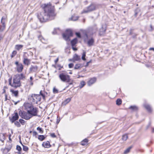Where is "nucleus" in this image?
<instances>
[{
  "instance_id": "nucleus-1",
  "label": "nucleus",
  "mask_w": 154,
  "mask_h": 154,
  "mask_svg": "<svg viewBox=\"0 0 154 154\" xmlns=\"http://www.w3.org/2000/svg\"><path fill=\"white\" fill-rule=\"evenodd\" d=\"M44 12L40 13L38 17L41 22H45L48 20H52L54 16L52 7L50 3L45 4L42 5Z\"/></svg>"
},
{
  "instance_id": "nucleus-2",
  "label": "nucleus",
  "mask_w": 154,
  "mask_h": 154,
  "mask_svg": "<svg viewBox=\"0 0 154 154\" xmlns=\"http://www.w3.org/2000/svg\"><path fill=\"white\" fill-rule=\"evenodd\" d=\"M24 106L28 112H29L32 116L37 115V111L35 107H34L32 105L29 103H26L24 104Z\"/></svg>"
},
{
  "instance_id": "nucleus-3",
  "label": "nucleus",
  "mask_w": 154,
  "mask_h": 154,
  "mask_svg": "<svg viewBox=\"0 0 154 154\" xmlns=\"http://www.w3.org/2000/svg\"><path fill=\"white\" fill-rule=\"evenodd\" d=\"M18 75L14 76L13 79V82L11 85V87L16 88L21 86L20 81L18 79Z\"/></svg>"
},
{
  "instance_id": "nucleus-4",
  "label": "nucleus",
  "mask_w": 154,
  "mask_h": 154,
  "mask_svg": "<svg viewBox=\"0 0 154 154\" xmlns=\"http://www.w3.org/2000/svg\"><path fill=\"white\" fill-rule=\"evenodd\" d=\"M59 77L63 82H69L70 81V76L66 73H60L59 75Z\"/></svg>"
},
{
  "instance_id": "nucleus-5",
  "label": "nucleus",
  "mask_w": 154,
  "mask_h": 154,
  "mask_svg": "<svg viewBox=\"0 0 154 154\" xmlns=\"http://www.w3.org/2000/svg\"><path fill=\"white\" fill-rule=\"evenodd\" d=\"M19 115L22 118L26 120L29 119L32 117V115L29 112H26L22 110L20 111Z\"/></svg>"
},
{
  "instance_id": "nucleus-6",
  "label": "nucleus",
  "mask_w": 154,
  "mask_h": 154,
  "mask_svg": "<svg viewBox=\"0 0 154 154\" xmlns=\"http://www.w3.org/2000/svg\"><path fill=\"white\" fill-rule=\"evenodd\" d=\"M72 31L70 29H67L66 31V32L63 34V38L67 41H69L70 39L69 38L72 36Z\"/></svg>"
},
{
  "instance_id": "nucleus-7",
  "label": "nucleus",
  "mask_w": 154,
  "mask_h": 154,
  "mask_svg": "<svg viewBox=\"0 0 154 154\" xmlns=\"http://www.w3.org/2000/svg\"><path fill=\"white\" fill-rule=\"evenodd\" d=\"M96 6L94 4H91L87 8V10H84L82 13H87L95 10Z\"/></svg>"
},
{
  "instance_id": "nucleus-8",
  "label": "nucleus",
  "mask_w": 154,
  "mask_h": 154,
  "mask_svg": "<svg viewBox=\"0 0 154 154\" xmlns=\"http://www.w3.org/2000/svg\"><path fill=\"white\" fill-rule=\"evenodd\" d=\"M29 54L26 53L24 52L23 55V63L27 65H29L30 63V60L27 58V57Z\"/></svg>"
},
{
  "instance_id": "nucleus-9",
  "label": "nucleus",
  "mask_w": 154,
  "mask_h": 154,
  "mask_svg": "<svg viewBox=\"0 0 154 154\" xmlns=\"http://www.w3.org/2000/svg\"><path fill=\"white\" fill-rule=\"evenodd\" d=\"M31 97L33 100V102L36 103H37L38 101H40L41 99L40 95L38 94H32Z\"/></svg>"
},
{
  "instance_id": "nucleus-10",
  "label": "nucleus",
  "mask_w": 154,
  "mask_h": 154,
  "mask_svg": "<svg viewBox=\"0 0 154 154\" xmlns=\"http://www.w3.org/2000/svg\"><path fill=\"white\" fill-rule=\"evenodd\" d=\"M15 64L16 65V69L17 71L18 72H21L23 68V66L22 64L21 63H19L17 61L15 62Z\"/></svg>"
},
{
  "instance_id": "nucleus-11",
  "label": "nucleus",
  "mask_w": 154,
  "mask_h": 154,
  "mask_svg": "<svg viewBox=\"0 0 154 154\" xmlns=\"http://www.w3.org/2000/svg\"><path fill=\"white\" fill-rule=\"evenodd\" d=\"M106 29V25H103L101 28L100 30V35H103L105 32Z\"/></svg>"
},
{
  "instance_id": "nucleus-12",
  "label": "nucleus",
  "mask_w": 154,
  "mask_h": 154,
  "mask_svg": "<svg viewBox=\"0 0 154 154\" xmlns=\"http://www.w3.org/2000/svg\"><path fill=\"white\" fill-rule=\"evenodd\" d=\"M19 118L18 114L17 113L15 112L14 114V115L13 116L12 119H11L12 122L17 120Z\"/></svg>"
},
{
  "instance_id": "nucleus-13",
  "label": "nucleus",
  "mask_w": 154,
  "mask_h": 154,
  "mask_svg": "<svg viewBox=\"0 0 154 154\" xmlns=\"http://www.w3.org/2000/svg\"><path fill=\"white\" fill-rule=\"evenodd\" d=\"M10 91L12 93V95L17 97L18 96L19 92L18 91H14L12 89L10 90Z\"/></svg>"
},
{
  "instance_id": "nucleus-14",
  "label": "nucleus",
  "mask_w": 154,
  "mask_h": 154,
  "mask_svg": "<svg viewBox=\"0 0 154 154\" xmlns=\"http://www.w3.org/2000/svg\"><path fill=\"white\" fill-rule=\"evenodd\" d=\"M96 81V78L94 77L91 79L88 82V85L89 86H91Z\"/></svg>"
},
{
  "instance_id": "nucleus-15",
  "label": "nucleus",
  "mask_w": 154,
  "mask_h": 154,
  "mask_svg": "<svg viewBox=\"0 0 154 154\" xmlns=\"http://www.w3.org/2000/svg\"><path fill=\"white\" fill-rule=\"evenodd\" d=\"M42 146L43 147L46 148H48L51 146L50 142L49 141H46L42 143Z\"/></svg>"
},
{
  "instance_id": "nucleus-16",
  "label": "nucleus",
  "mask_w": 154,
  "mask_h": 154,
  "mask_svg": "<svg viewBox=\"0 0 154 154\" xmlns=\"http://www.w3.org/2000/svg\"><path fill=\"white\" fill-rule=\"evenodd\" d=\"M38 67L37 66H32L30 68V70L31 71L36 72L37 71Z\"/></svg>"
},
{
  "instance_id": "nucleus-17",
  "label": "nucleus",
  "mask_w": 154,
  "mask_h": 154,
  "mask_svg": "<svg viewBox=\"0 0 154 154\" xmlns=\"http://www.w3.org/2000/svg\"><path fill=\"white\" fill-rule=\"evenodd\" d=\"M33 78L32 76H31L30 78V79L28 80L27 82L28 85L29 86H32L33 85V82L32 81Z\"/></svg>"
},
{
  "instance_id": "nucleus-18",
  "label": "nucleus",
  "mask_w": 154,
  "mask_h": 154,
  "mask_svg": "<svg viewBox=\"0 0 154 154\" xmlns=\"http://www.w3.org/2000/svg\"><path fill=\"white\" fill-rule=\"evenodd\" d=\"M6 17H3L2 18L1 22L3 25L2 27L3 28V29H4L5 27V23L6 20Z\"/></svg>"
},
{
  "instance_id": "nucleus-19",
  "label": "nucleus",
  "mask_w": 154,
  "mask_h": 154,
  "mask_svg": "<svg viewBox=\"0 0 154 154\" xmlns=\"http://www.w3.org/2000/svg\"><path fill=\"white\" fill-rule=\"evenodd\" d=\"M80 59V57L76 54H75L73 57V61H78Z\"/></svg>"
},
{
  "instance_id": "nucleus-20",
  "label": "nucleus",
  "mask_w": 154,
  "mask_h": 154,
  "mask_svg": "<svg viewBox=\"0 0 154 154\" xmlns=\"http://www.w3.org/2000/svg\"><path fill=\"white\" fill-rule=\"evenodd\" d=\"M83 65H82V64L80 63H78L76 64L74 67V69H78L82 67L83 66Z\"/></svg>"
},
{
  "instance_id": "nucleus-21",
  "label": "nucleus",
  "mask_w": 154,
  "mask_h": 154,
  "mask_svg": "<svg viewBox=\"0 0 154 154\" xmlns=\"http://www.w3.org/2000/svg\"><path fill=\"white\" fill-rule=\"evenodd\" d=\"M18 75L19 77L18 79H20V80H23L24 79H25V76L24 75V74H23V73H21L20 74H17L16 75Z\"/></svg>"
},
{
  "instance_id": "nucleus-22",
  "label": "nucleus",
  "mask_w": 154,
  "mask_h": 154,
  "mask_svg": "<svg viewBox=\"0 0 154 154\" xmlns=\"http://www.w3.org/2000/svg\"><path fill=\"white\" fill-rule=\"evenodd\" d=\"M5 135L3 134H0V140L2 142H3L4 141V140H5Z\"/></svg>"
},
{
  "instance_id": "nucleus-23",
  "label": "nucleus",
  "mask_w": 154,
  "mask_h": 154,
  "mask_svg": "<svg viewBox=\"0 0 154 154\" xmlns=\"http://www.w3.org/2000/svg\"><path fill=\"white\" fill-rule=\"evenodd\" d=\"M70 100L71 99L70 98H68L62 102V104L63 105H66V104L68 103Z\"/></svg>"
},
{
  "instance_id": "nucleus-24",
  "label": "nucleus",
  "mask_w": 154,
  "mask_h": 154,
  "mask_svg": "<svg viewBox=\"0 0 154 154\" xmlns=\"http://www.w3.org/2000/svg\"><path fill=\"white\" fill-rule=\"evenodd\" d=\"M145 108L149 112H150L152 111V109L150 106L148 104H144V105Z\"/></svg>"
},
{
  "instance_id": "nucleus-25",
  "label": "nucleus",
  "mask_w": 154,
  "mask_h": 154,
  "mask_svg": "<svg viewBox=\"0 0 154 154\" xmlns=\"http://www.w3.org/2000/svg\"><path fill=\"white\" fill-rule=\"evenodd\" d=\"M23 45H17L15 46V49L17 50H19L20 49L22 48Z\"/></svg>"
},
{
  "instance_id": "nucleus-26",
  "label": "nucleus",
  "mask_w": 154,
  "mask_h": 154,
  "mask_svg": "<svg viewBox=\"0 0 154 154\" xmlns=\"http://www.w3.org/2000/svg\"><path fill=\"white\" fill-rule=\"evenodd\" d=\"M77 38H75L71 41V43L72 46L75 45L77 43Z\"/></svg>"
},
{
  "instance_id": "nucleus-27",
  "label": "nucleus",
  "mask_w": 154,
  "mask_h": 154,
  "mask_svg": "<svg viewBox=\"0 0 154 154\" xmlns=\"http://www.w3.org/2000/svg\"><path fill=\"white\" fill-rule=\"evenodd\" d=\"M78 18L79 17L78 16H72L71 18L69 19V20L73 21H76L78 19Z\"/></svg>"
},
{
  "instance_id": "nucleus-28",
  "label": "nucleus",
  "mask_w": 154,
  "mask_h": 154,
  "mask_svg": "<svg viewBox=\"0 0 154 154\" xmlns=\"http://www.w3.org/2000/svg\"><path fill=\"white\" fill-rule=\"evenodd\" d=\"M93 43L94 40L92 38L89 39L88 42V44L89 46H91L92 45Z\"/></svg>"
},
{
  "instance_id": "nucleus-29",
  "label": "nucleus",
  "mask_w": 154,
  "mask_h": 154,
  "mask_svg": "<svg viewBox=\"0 0 154 154\" xmlns=\"http://www.w3.org/2000/svg\"><path fill=\"white\" fill-rule=\"evenodd\" d=\"M45 138V137L43 135H39L38 136V139L39 140L42 141L44 140Z\"/></svg>"
},
{
  "instance_id": "nucleus-30",
  "label": "nucleus",
  "mask_w": 154,
  "mask_h": 154,
  "mask_svg": "<svg viewBox=\"0 0 154 154\" xmlns=\"http://www.w3.org/2000/svg\"><path fill=\"white\" fill-rule=\"evenodd\" d=\"M86 52H85L84 51H83V54H82V59L84 61H85L86 60V59L85 58V57L86 56Z\"/></svg>"
},
{
  "instance_id": "nucleus-31",
  "label": "nucleus",
  "mask_w": 154,
  "mask_h": 154,
  "mask_svg": "<svg viewBox=\"0 0 154 154\" xmlns=\"http://www.w3.org/2000/svg\"><path fill=\"white\" fill-rule=\"evenodd\" d=\"M128 138L127 134H125L122 135V139L123 141H126Z\"/></svg>"
},
{
  "instance_id": "nucleus-32",
  "label": "nucleus",
  "mask_w": 154,
  "mask_h": 154,
  "mask_svg": "<svg viewBox=\"0 0 154 154\" xmlns=\"http://www.w3.org/2000/svg\"><path fill=\"white\" fill-rule=\"evenodd\" d=\"M85 85V82L84 81H82L80 82L79 87L80 88H82Z\"/></svg>"
},
{
  "instance_id": "nucleus-33",
  "label": "nucleus",
  "mask_w": 154,
  "mask_h": 154,
  "mask_svg": "<svg viewBox=\"0 0 154 154\" xmlns=\"http://www.w3.org/2000/svg\"><path fill=\"white\" fill-rule=\"evenodd\" d=\"M130 108L132 109L133 110L136 111L137 110V107L135 106H131L130 107Z\"/></svg>"
},
{
  "instance_id": "nucleus-34",
  "label": "nucleus",
  "mask_w": 154,
  "mask_h": 154,
  "mask_svg": "<svg viewBox=\"0 0 154 154\" xmlns=\"http://www.w3.org/2000/svg\"><path fill=\"white\" fill-rule=\"evenodd\" d=\"M22 145L23 146V150L25 151H27L28 150L29 148L27 146H24L23 145V144H22Z\"/></svg>"
},
{
  "instance_id": "nucleus-35",
  "label": "nucleus",
  "mask_w": 154,
  "mask_h": 154,
  "mask_svg": "<svg viewBox=\"0 0 154 154\" xmlns=\"http://www.w3.org/2000/svg\"><path fill=\"white\" fill-rule=\"evenodd\" d=\"M122 100L120 99H118L116 101V104L118 105H120L122 103Z\"/></svg>"
},
{
  "instance_id": "nucleus-36",
  "label": "nucleus",
  "mask_w": 154,
  "mask_h": 154,
  "mask_svg": "<svg viewBox=\"0 0 154 154\" xmlns=\"http://www.w3.org/2000/svg\"><path fill=\"white\" fill-rule=\"evenodd\" d=\"M132 147L131 146L129 147L128 148H127L124 152L125 154H127L129 152L131 149L132 148Z\"/></svg>"
},
{
  "instance_id": "nucleus-37",
  "label": "nucleus",
  "mask_w": 154,
  "mask_h": 154,
  "mask_svg": "<svg viewBox=\"0 0 154 154\" xmlns=\"http://www.w3.org/2000/svg\"><path fill=\"white\" fill-rule=\"evenodd\" d=\"M41 41L42 42L45 44H47L48 42L47 39H46L44 38L42 39H41Z\"/></svg>"
},
{
  "instance_id": "nucleus-38",
  "label": "nucleus",
  "mask_w": 154,
  "mask_h": 154,
  "mask_svg": "<svg viewBox=\"0 0 154 154\" xmlns=\"http://www.w3.org/2000/svg\"><path fill=\"white\" fill-rule=\"evenodd\" d=\"M17 54V52L15 51H14L12 53L11 58L14 57Z\"/></svg>"
},
{
  "instance_id": "nucleus-39",
  "label": "nucleus",
  "mask_w": 154,
  "mask_h": 154,
  "mask_svg": "<svg viewBox=\"0 0 154 154\" xmlns=\"http://www.w3.org/2000/svg\"><path fill=\"white\" fill-rule=\"evenodd\" d=\"M37 130L39 131V132L41 134H42L43 133V131L42 130V129L41 128H40L39 127H38L37 128Z\"/></svg>"
},
{
  "instance_id": "nucleus-40",
  "label": "nucleus",
  "mask_w": 154,
  "mask_h": 154,
  "mask_svg": "<svg viewBox=\"0 0 154 154\" xmlns=\"http://www.w3.org/2000/svg\"><path fill=\"white\" fill-rule=\"evenodd\" d=\"M14 124L17 127H20V124L19 122L17 121L15 122L14 123Z\"/></svg>"
},
{
  "instance_id": "nucleus-41",
  "label": "nucleus",
  "mask_w": 154,
  "mask_h": 154,
  "mask_svg": "<svg viewBox=\"0 0 154 154\" xmlns=\"http://www.w3.org/2000/svg\"><path fill=\"white\" fill-rule=\"evenodd\" d=\"M59 31V28L54 29V31L52 32V33L53 34H56L57 33V31Z\"/></svg>"
},
{
  "instance_id": "nucleus-42",
  "label": "nucleus",
  "mask_w": 154,
  "mask_h": 154,
  "mask_svg": "<svg viewBox=\"0 0 154 154\" xmlns=\"http://www.w3.org/2000/svg\"><path fill=\"white\" fill-rule=\"evenodd\" d=\"M21 124L22 125H24L25 124V121L22 119H20L19 120Z\"/></svg>"
},
{
  "instance_id": "nucleus-43",
  "label": "nucleus",
  "mask_w": 154,
  "mask_h": 154,
  "mask_svg": "<svg viewBox=\"0 0 154 154\" xmlns=\"http://www.w3.org/2000/svg\"><path fill=\"white\" fill-rule=\"evenodd\" d=\"M16 149L19 151H20L22 149L21 147L20 146L18 145L17 146Z\"/></svg>"
},
{
  "instance_id": "nucleus-44",
  "label": "nucleus",
  "mask_w": 154,
  "mask_h": 154,
  "mask_svg": "<svg viewBox=\"0 0 154 154\" xmlns=\"http://www.w3.org/2000/svg\"><path fill=\"white\" fill-rule=\"evenodd\" d=\"M53 91L54 93H57L58 92V90L55 88H54L53 89Z\"/></svg>"
},
{
  "instance_id": "nucleus-45",
  "label": "nucleus",
  "mask_w": 154,
  "mask_h": 154,
  "mask_svg": "<svg viewBox=\"0 0 154 154\" xmlns=\"http://www.w3.org/2000/svg\"><path fill=\"white\" fill-rule=\"evenodd\" d=\"M11 81H12V78H11L8 79V82H9V85H10L11 86V85L12 84V83H11Z\"/></svg>"
},
{
  "instance_id": "nucleus-46",
  "label": "nucleus",
  "mask_w": 154,
  "mask_h": 154,
  "mask_svg": "<svg viewBox=\"0 0 154 154\" xmlns=\"http://www.w3.org/2000/svg\"><path fill=\"white\" fill-rule=\"evenodd\" d=\"M73 66H74V64L73 63H70L68 65L69 67V68H72L73 67Z\"/></svg>"
},
{
  "instance_id": "nucleus-47",
  "label": "nucleus",
  "mask_w": 154,
  "mask_h": 154,
  "mask_svg": "<svg viewBox=\"0 0 154 154\" xmlns=\"http://www.w3.org/2000/svg\"><path fill=\"white\" fill-rule=\"evenodd\" d=\"M40 94L44 98L45 97V95L42 93V91H41L40 92Z\"/></svg>"
},
{
  "instance_id": "nucleus-48",
  "label": "nucleus",
  "mask_w": 154,
  "mask_h": 154,
  "mask_svg": "<svg viewBox=\"0 0 154 154\" xmlns=\"http://www.w3.org/2000/svg\"><path fill=\"white\" fill-rule=\"evenodd\" d=\"M91 60H90V61H89V62H87L86 63V65H85V66H85V67H87V66H88V65H89V64L91 62Z\"/></svg>"
},
{
  "instance_id": "nucleus-49",
  "label": "nucleus",
  "mask_w": 154,
  "mask_h": 154,
  "mask_svg": "<svg viewBox=\"0 0 154 154\" xmlns=\"http://www.w3.org/2000/svg\"><path fill=\"white\" fill-rule=\"evenodd\" d=\"M38 39L40 41H41V39H42L43 38V37L41 35H39L38 36Z\"/></svg>"
},
{
  "instance_id": "nucleus-50",
  "label": "nucleus",
  "mask_w": 154,
  "mask_h": 154,
  "mask_svg": "<svg viewBox=\"0 0 154 154\" xmlns=\"http://www.w3.org/2000/svg\"><path fill=\"white\" fill-rule=\"evenodd\" d=\"M76 35L79 38L81 37V35H80V34L79 33H78V32L76 33Z\"/></svg>"
},
{
  "instance_id": "nucleus-51",
  "label": "nucleus",
  "mask_w": 154,
  "mask_h": 154,
  "mask_svg": "<svg viewBox=\"0 0 154 154\" xmlns=\"http://www.w3.org/2000/svg\"><path fill=\"white\" fill-rule=\"evenodd\" d=\"M51 137H56V135H55L54 134V133L51 134Z\"/></svg>"
},
{
  "instance_id": "nucleus-52",
  "label": "nucleus",
  "mask_w": 154,
  "mask_h": 154,
  "mask_svg": "<svg viewBox=\"0 0 154 154\" xmlns=\"http://www.w3.org/2000/svg\"><path fill=\"white\" fill-rule=\"evenodd\" d=\"M37 133L36 131H34L33 132V136H35V135H37Z\"/></svg>"
},
{
  "instance_id": "nucleus-53",
  "label": "nucleus",
  "mask_w": 154,
  "mask_h": 154,
  "mask_svg": "<svg viewBox=\"0 0 154 154\" xmlns=\"http://www.w3.org/2000/svg\"><path fill=\"white\" fill-rule=\"evenodd\" d=\"M84 141V142H85V143L87 144V143L88 142V140L87 139H85L83 140L82 141Z\"/></svg>"
},
{
  "instance_id": "nucleus-54",
  "label": "nucleus",
  "mask_w": 154,
  "mask_h": 154,
  "mask_svg": "<svg viewBox=\"0 0 154 154\" xmlns=\"http://www.w3.org/2000/svg\"><path fill=\"white\" fill-rule=\"evenodd\" d=\"M81 144L83 146L85 145L86 143H85V142H84V141H82L81 142Z\"/></svg>"
},
{
  "instance_id": "nucleus-55",
  "label": "nucleus",
  "mask_w": 154,
  "mask_h": 154,
  "mask_svg": "<svg viewBox=\"0 0 154 154\" xmlns=\"http://www.w3.org/2000/svg\"><path fill=\"white\" fill-rule=\"evenodd\" d=\"M59 59L58 58H57L54 61V62L55 63H56L58 61Z\"/></svg>"
},
{
  "instance_id": "nucleus-56",
  "label": "nucleus",
  "mask_w": 154,
  "mask_h": 154,
  "mask_svg": "<svg viewBox=\"0 0 154 154\" xmlns=\"http://www.w3.org/2000/svg\"><path fill=\"white\" fill-rule=\"evenodd\" d=\"M150 27L151 28V31H152L153 30V28H152V26L151 25H150Z\"/></svg>"
},
{
  "instance_id": "nucleus-57",
  "label": "nucleus",
  "mask_w": 154,
  "mask_h": 154,
  "mask_svg": "<svg viewBox=\"0 0 154 154\" xmlns=\"http://www.w3.org/2000/svg\"><path fill=\"white\" fill-rule=\"evenodd\" d=\"M149 50H153V51H154V48H150L149 49Z\"/></svg>"
},
{
  "instance_id": "nucleus-58",
  "label": "nucleus",
  "mask_w": 154,
  "mask_h": 154,
  "mask_svg": "<svg viewBox=\"0 0 154 154\" xmlns=\"http://www.w3.org/2000/svg\"><path fill=\"white\" fill-rule=\"evenodd\" d=\"M60 121V119L58 120V119H57V124H58L59 123Z\"/></svg>"
},
{
  "instance_id": "nucleus-59",
  "label": "nucleus",
  "mask_w": 154,
  "mask_h": 154,
  "mask_svg": "<svg viewBox=\"0 0 154 154\" xmlns=\"http://www.w3.org/2000/svg\"><path fill=\"white\" fill-rule=\"evenodd\" d=\"M72 48L74 50L76 51L77 50V49L76 48H74L73 47H72Z\"/></svg>"
},
{
  "instance_id": "nucleus-60",
  "label": "nucleus",
  "mask_w": 154,
  "mask_h": 154,
  "mask_svg": "<svg viewBox=\"0 0 154 154\" xmlns=\"http://www.w3.org/2000/svg\"><path fill=\"white\" fill-rule=\"evenodd\" d=\"M29 55H31L32 56L33 54H32V52H30L29 53Z\"/></svg>"
},
{
  "instance_id": "nucleus-61",
  "label": "nucleus",
  "mask_w": 154,
  "mask_h": 154,
  "mask_svg": "<svg viewBox=\"0 0 154 154\" xmlns=\"http://www.w3.org/2000/svg\"><path fill=\"white\" fill-rule=\"evenodd\" d=\"M7 100V96L6 95H5V100L6 101Z\"/></svg>"
},
{
  "instance_id": "nucleus-62",
  "label": "nucleus",
  "mask_w": 154,
  "mask_h": 154,
  "mask_svg": "<svg viewBox=\"0 0 154 154\" xmlns=\"http://www.w3.org/2000/svg\"><path fill=\"white\" fill-rule=\"evenodd\" d=\"M84 76H79L78 77V78H80V77H83Z\"/></svg>"
},
{
  "instance_id": "nucleus-63",
  "label": "nucleus",
  "mask_w": 154,
  "mask_h": 154,
  "mask_svg": "<svg viewBox=\"0 0 154 154\" xmlns=\"http://www.w3.org/2000/svg\"><path fill=\"white\" fill-rule=\"evenodd\" d=\"M137 12H136V13H135V14H134L135 16H137Z\"/></svg>"
},
{
  "instance_id": "nucleus-64",
  "label": "nucleus",
  "mask_w": 154,
  "mask_h": 154,
  "mask_svg": "<svg viewBox=\"0 0 154 154\" xmlns=\"http://www.w3.org/2000/svg\"><path fill=\"white\" fill-rule=\"evenodd\" d=\"M83 71H86V69H83Z\"/></svg>"
}]
</instances>
